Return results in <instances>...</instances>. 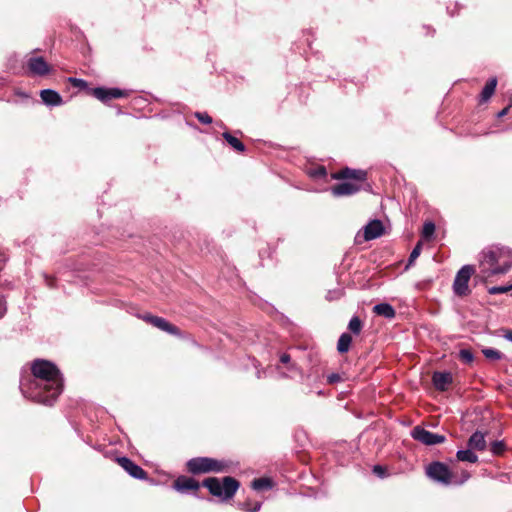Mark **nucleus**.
Masks as SVG:
<instances>
[{"mask_svg":"<svg viewBox=\"0 0 512 512\" xmlns=\"http://www.w3.org/2000/svg\"><path fill=\"white\" fill-rule=\"evenodd\" d=\"M512 290V283L505 286H493L488 289V293L491 295L503 294Z\"/></svg>","mask_w":512,"mask_h":512,"instance_id":"nucleus-23","label":"nucleus"},{"mask_svg":"<svg viewBox=\"0 0 512 512\" xmlns=\"http://www.w3.org/2000/svg\"><path fill=\"white\" fill-rule=\"evenodd\" d=\"M374 472L377 473L379 476H381L384 473V470H383L382 466L376 465L374 467Z\"/></svg>","mask_w":512,"mask_h":512,"instance_id":"nucleus-38","label":"nucleus"},{"mask_svg":"<svg viewBox=\"0 0 512 512\" xmlns=\"http://www.w3.org/2000/svg\"><path fill=\"white\" fill-rule=\"evenodd\" d=\"M490 450L494 455H501L505 451V444L503 441H494L491 443Z\"/></svg>","mask_w":512,"mask_h":512,"instance_id":"nucleus-28","label":"nucleus"},{"mask_svg":"<svg viewBox=\"0 0 512 512\" xmlns=\"http://www.w3.org/2000/svg\"><path fill=\"white\" fill-rule=\"evenodd\" d=\"M503 337L507 339L508 341L512 342V330L511 329H505L503 330Z\"/></svg>","mask_w":512,"mask_h":512,"instance_id":"nucleus-36","label":"nucleus"},{"mask_svg":"<svg viewBox=\"0 0 512 512\" xmlns=\"http://www.w3.org/2000/svg\"><path fill=\"white\" fill-rule=\"evenodd\" d=\"M93 95L103 101L106 102L110 99L120 98L123 96V92L119 89H104V88H96L93 90Z\"/></svg>","mask_w":512,"mask_h":512,"instance_id":"nucleus-15","label":"nucleus"},{"mask_svg":"<svg viewBox=\"0 0 512 512\" xmlns=\"http://www.w3.org/2000/svg\"><path fill=\"white\" fill-rule=\"evenodd\" d=\"M6 312V304L3 299V297L0 295V318L5 314Z\"/></svg>","mask_w":512,"mask_h":512,"instance_id":"nucleus-35","label":"nucleus"},{"mask_svg":"<svg viewBox=\"0 0 512 512\" xmlns=\"http://www.w3.org/2000/svg\"><path fill=\"white\" fill-rule=\"evenodd\" d=\"M280 360H281L282 363H288L290 361V356L288 354H283L280 357Z\"/></svg>","mask_w":512,"mask_h":512,"instance_id":"nucleus-39","label":"nucleus"},{"mask_svg":"<svg viewBox=\"0 0 512 512\" xmlns=\"http://www.w3.org/2000/svg\"><path fill=\"white\" fill-rule=\"evenodd\" d=\"M482 352L486 358L491 360H499L502 357V354L496 349L486 348Z\"/></svg>","mask_w":512,"mask_h":512,"instance_id":"nucleus-27","label":"nucleus"},{"mask_svg":"<svg viewBox=\"0 0 512 512\" xmlns=\"http://www.w3.org/2000/svg\"><path fill=\"white\" fill-rule=\"evenodd\" d=\"M141 318L145 322L150 323L154 327H156L162 331H165L169 334H173V335L179 334V329L176 326H174L173 324L166 321L164 318H161L158 316H153L151 314H145V315L141 316Z\"/></svg>","mask_w":512,"mask_h":512,"instance_id":"nucleus-10","label":"nucleus"},{"mask_svg":"<svg viewBox=\"0 0 512 512\" xmlns=\"http://www.w3.org/2000/svg\"><path fill=\"white\" fill-rule=\"evenodd\" d=\"M435 232V224L433 222H426L423 225L422 237L425 239L430 238Z\"/></svg>","mask_w":512,"mask_h":512,"instance_id":"nucleus-25","label":"nucleus"},{"mask_svg":"<svg viewBox=\"0 0 512 512\" xmlns=\"http://www.w3.org/2000/svg\"><path fill=\"white\" fill-rule=\"evenodd\" d=\"M384 231V227L380 220H373L369 222L363 230V234L360 232L357 233L355 237V241L358 244H361L364 241L373 240L382 235Z\"/></svg>","mask_w":512,"mask_h":512,"instance_id":"nucleus-8","label":"nucleus"},{"mask_svg":"<svg viewBox=\"0 0 512 512\" xmlns=\"http://www.w3.org/2000/svg\"><path fill=\"white\" fill-rule=\"evenodd\" d=\"M411 435L415 440L425 445H435L445 441L444 435L432 433L421 426L414 427Z\"/></svg>","mask_w":512,"mask_h":512,"instance_id":"nucleus-9","label":"nucleus"},{"mask_svg":"<svg viewBox=\"0 0 512 512\" xmlns=\"http://www.w3.org/2000/svg\"><path fill=\"white\" fill-rule=\"evenodd\" d=\"M509 109H510V105L505 107L504 109H502L500 112H498L497 117L498 118L504 117L505 115L508 114Z\"/></svg>","mask_w":512,"mask_h":512,"instance_id":"nucleus-37","label":"nucleus"},{"mask_svg":"<svg viewBox=\"0 0 512 512\" xmlns=\"http://www.w3.org/2000/svg\"><path fill=\"white\" fill-rule=\"evenodd\" d=\"M395 316V311L393 307L389 304H386V319L393 318Z\"/></svg>","mask_w":512,"mask_h":512,"instance_id":"nucleus-33","label":"nucleus"},{"mask_svg":"<svg viewBox=\"0 0 512 512\" xmlns=\"http://www.w3.org/2000/svg\"><path fill=\"white\" fill-rule=\"evenodd\" d=\"M472 450L473 449L457 451V460L469 463H476L478 461V456Z\"/></svg>","mask_w":512,"mask_h":512,"instance_id":"nucleus-20","label":"nucleus"},{"mask_svg":"<svg viewBox=\"0 0 512 512\" xmlns=\"http://www.w3.org/2000/svg\"><path fill=\"white\" fill-rule=\"evenodd\" d=\"M374 312L378 315H384V303H380L374 306Z\"/></svg>","mask_w":512,"mask_h":512,"instance_id":"nucleus-34","label":"nucleus"},{"mask_svg":"<svg viewBox=\"0 0 512 512\" xmlns=\"http://www.w3.org/2000/svg\"><path fill=\"white\" fill-rule=\"evenodd\" d=\"M29 71L34 75L43 76L49 73L50 67L43 57H31L27 62Z\"/></svg>","mask_w":512,"mask_h":512,"instance_id":"nucleus-12","label":"nucleus"},{"mask_svg":"<svg viewBox=\"0 0 512 512\" xmlns=\"http://www.w3.org/2000/svg\"><path fill=\"white\" fill-rule=\"evenodd\" d=\"M117 461L119 465L132 477L137 479L146 478V472L140 466L131 461L129 458L121 457L118 458Z\"/></svg>","mask_w":512,"mask_h":512,"instance_id":"nucleus-11","label":"nucleus"},{"mask_svg":"<svg viewBox=\"0 0 512 512\" xmlns=\"http://www.w3.org/2000/svg\"><path fill=\"white\" fill-rule=\"evenodd\" d=\"M468 446L470 449L483 451L486 448V440L483 433L476 431L473 433L469 440H468Z\"/></svg>","mask_w":512,"mask_h":512,"instance_id":"nucleus-17","label":"nucleus"},{"mask_svg":"<svg viewBox=\"0 0 512 512\" xmlns=\"http://www.w3.org/2000/svg\"><path fill=\"white\" fill-rule=\"evenodd\" d=\"M195 116L203 124L212 123V118L206 112H196Z\"/></svg>","mask_w":512,"mask_h":512,"instance_id":"nucleus-30","label":"nucleus"},{"mask_svg":"<svg viewBox=\"0 0 512 512\" xmlns=\"http://www.w3.org/2000/svg\"><path fill=\"white\" fill-rule=\"evenodd\" d=\"M333 178L347 181L333 186L331 188L332 194L337 197L349 196L360 190L367 179V173L364 170L344 168L334 173Z\"/></svg>","mask_w":512,"mask_h":512,"instance_id":"nucleus-3","label":"nucleus"},{"mask_svg":"<svg viewBox=\"0 0 512 512\" xmlns=\"http://www.w3.org/2000/svg\"><path fill=\"white\" fill-rule=\"evenodd\" d=\"M421 248H422V243L418 242L409 256L408 264L406 265L405 269H407L410 265H412L413 262L418 258V256L421 253Z\"/></svg>","mask_w":512,"mask_h":512,"instance_id":"nucleus-26","label":"nucleus"},{"mask_svg":"<svg viewBox=\"0 0 512 512\" xmlns=\"http://www.w3.org/2000/svg\"><path fill=\"white\" fill-rule=\"evenodd\" d=\"M349 330L354 334H359L362 329L361 320L358 317H353L349 322Z\"/></svg>","mask_w":512,"mask_h":512,"instance_id":"nucleus-24","label":"nucleus"},{"mask_svg":"<svg viewBox=\"0 0 512 512\" xmlns=\"http://www.w3.org/2000/svg\"><path fill=\"white\" fill-rule=\"evenodd\" d=\"M69 81L75 87L83 88V87L86 86V82L84 80H82V79L70 78Z\"/></svg>","mask_w":512,"mask_h":512,"instance_id":"nucleus-31","label":"nucleus"},{"mask_svg":"<svg viewBox=\"0 0 512 512\" xmlns=\"http://www.w3.org/2000/svg\"><path fill=\"white\" fill-rule=\"evenodd\" d=\"M33 379L21 384L25 397L51 405L62 391V378L57 367L46 360H36L32 365Z\"/></svg>","mask_w":512,"mask_h":512,"instance_id":"nucleus-1","label":"nucleus"},{"mask_svg":"<svg viewBox=\"0 0 512 512\" xmlns=\"http://www.w3.org/2000/svg\"><path fill=\"white\" fill-rule=\"evenodd\" d=\"M40 96L42 101L47 105L57 106L62 103L61 96L54 90H42Z\"/></svg>","mask_w":512,"mask_h":512,"instance_id":"nucleus-18","label":"nucleus"},{"mask_svg":"<svg viewBox=\"0 0 512 512\" xmlns=\"http://www.w3.org/2000/svg\"><path fill=\"white\" fill-rule=\"evenodd\" d=\"M475 273L473 265H464L456 274L453 282V292L455 295L464 297L471 293L469 281Z\"/></svg>","mask_w":512,"mask_h":512,"instance_id":"nucleus-7","label":"nucleus"},{"mask_svg":"<svg viewBox=\"0 0 512 512\" xmlns=\"http://www.w3.org/2000/svg\"><path fill=\"white\" fill-rule=\"evenodd\" d=\"M426 474L433 481L445 486L461 485L470 477V474L467 471H463L461 478H458L446 464L439 461H435L427 465Z\"/></svg>","mask_w":512,"mask_h":512,"instance_id":"nucleus-4","label":"nucleus"},{"mask_svg":"<svg viewBox=\"0 0 512 512\" xmlns=\"http://www.w3.org/2000/svg\"><path fill=\"white\" fill-rule=\"evenodd\" d=\"M352 342V337L350 334L348 333H343L339 340H338V343H337V350L340 352V353H346L349 348H350V344Z\"/></svg>","mask_w":512,"mask_h":512,"instance_id":"nucleus-21","label":"nucleus"},{"mask_svg":"<svg viewBox=\"0 0 512 512\" xmlns=\"http://www.w3.org/2000/svg\"><path fill=\"white\" fill-rule=\"evenodd\" d=\"M479 268L484 279L507 273L512 268V251L499 245L486 247L480 253Z\"/></svg>","mask_w":512,"mask_h":512,"instance_id":"nucleus-2","label":"nucleus"},{"mask_svg":"<svg viewBox=\"0 0 512 512\" xmlns=\"http://www.w3.org/2000/svg\"><path fill=\"white\" fill-rule=\"evenodd\" d=\"M210 493L222 499L231 498L239 487V482L232 477H225L222 481L217 478H208L203 482Z\"/></svg>","mask_w":512,"mask_h":512,"instance_id":"nucleus-5","label":"nucleus"},{"mask_svg":"<svg viewBox=\"0 0 512 512\" xmlns=\"http://www.w3.org/2000/svg\"><path fill=\"white\" fill-rule=\"evenodd\" d=\"M452 374L450 372H435L432 381L437 390L446 391L452 383Z\"/></svg>","mask_w":512,"mask_h":512,"instance_id":"nucleus-13","label":"nucleus"},{"mask_svg":"<svg viewBox=\"0 0 512 512\" xmlns=\"http://www.w3.org/2000/svg\"><path fill=\"white\" fill-rule=\"evenodd\" d=\"M342 378L339 374H330L328 377H327V381L330 383V384H333V383H337L339 381H341Z\"/></svg>","mask_w":512,"mask_h":512,"instance_id":"nucleus-32","label":"nucleus"},{"mask_svg":"<svg viewBox=\"0 0 512 512\" xmlns=\"http://www.w3.org/2000/svg\"><path fill=\"white\" fill-rule=\"evenodd\" d=\"M496 86H497V78L493 77V78L489 79L480 93L479 103L482 104V103L487 102L495 93Z\"/></svg>","mask_w":512,"mask_h":512,"instance_id":"nucleus-16","label":"nucleus"},{"mask_svg":"<svg viewBox=\"0 0 512 512\" xmlns=\"http://www.w3.org/2000/svg\"><path fill=\"white\" fill-rule=\"evenodd\" d=\"M5 263V256L0 252V271L2 270Z\"/></svg>","mask_w":512,"mask_h":512,"instance_id":"nucleus-40","label":"nucleus"},{"mask_svg":"<svg viewBox=\"0 0 512 512\" xmlns=\"http://www.w3.org/2000/svg\"><path fill=\"white\" fill-rule=\"evenodd\" d=\"M174 487L180 492L196 491L199 483L194 478L182 476L174 482Z\"/></svg>","mask_w":512,"mask_h":512,"instance_id":"nucleus-14","label":"nucleus"},{"mask_svg":"<svg viewBox=\"0 0 512 512\" xmlns=\"http://www.w3.org/2000/svg\"><path fill=\"white\" fill-rule=\"evenodd\" d=\"M251 485L252 488L256 491H265L272 488L273 482L270 478L263 477L254 479Z\"/></svg>","mask_w":512,"mask_h":512,"instance_id":"nucleus-19","label":"nucleus"},{"mask_svg":"<svg viewBox=\"0 0 512 512\" xmlns=\"http://www.w3.org/2000/svg\"><path fill=\"white\" fill-rule=\"evenodd\" d=\"M459 357L465 363H471L474 359L473 353L468 349L460 350Z\"/></svg>","mask_w":512,"mask_h":512,"instance_id":"nucleus-29","label":"nucleus"},{"mask_svg":"<svg viewBox=\"0 0 512 512\" xmlns=\"http://www.w3.org/2000/svg\"><path fill=\"white\" fill-rule=\"evenodd\" d=\"M223 137L226 139V141L237 151H244L245 147L243 143L236 137L232 136L229 133H224Z\"/></svg>","mask_w":512,"mask_h":512,"instance_id":"nucleus-22","label":"nucleus"},{"mask_svg":"<svg viewBox=\"0 0 512 512\" xmlns=\"http://www.w3.org/2000/svg\"><path fill=\"white\" fill-rule=\"evenodd\" d=\"M187 467L193 474L223 472L226 470V464L207 457L193 458L188 461Z\"/></svg>","mask_w":512,"mask_h":512,"instance_id":"nucleus-6","label":"nucleus"}]
</instances>
